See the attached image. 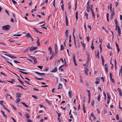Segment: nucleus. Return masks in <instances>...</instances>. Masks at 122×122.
Returning a JSON list of instances; mask_svg holds the SVG:
<instances>
[{"label":"nucleus","instance_id":"obj_26","mask_svg":"<svg viewBox=\"0 0 122 122\" xmlns=\"http://www.w3.org/2000/svg\"><path fill=\"white\" fill-rule=\"evenodd\" d=\"M101 59L102 60V65L103 66L104 62V59H103V57L102 56H101Z\"/></svg>","mask_w":122,"mask_h":122},{"label":"nucleus","instance_id":"obj_11","mask_svg":"<svg viewBox=\"0 0 122 122\" xmlns=\"http://www.w3.org/2000/svg\"><path fill=\"white\" fill-rule=\"evenodd\" d=\"M8 57H10V58L12 59H14V58H16V57L11 56L10 55V54H8Z\"/></svg>","mask_w":122,"mask_h":122},{"label":"nucleus","instance_id":"obj_31","mask_svg":"<svg viewBox=\"0 0 122 122\" xmlns=\"http://www.w3.org/2000/svg\"><path fill=\"white\" fill-rule=\"evenodd\" d=\"M62 87V84H59L58 87V89H59L61 88Z\"/></svg>","mask_w":122,"mask_h":122},{"label":"nucleus","instance_id":"obj_13","mask_svg":"<svg viewBox=\"0 0 122 122\" xmlns=\"http://www.w3.org/2000/svg\"><path fill=\"white\" fill-rule=\"evenodd\" d=\"M21 94L20 93H16V97H21Z\"/></svg>","mask_w":122,"mask_h":122},{"label":"nucleus","instance_id":"obj_4","mask_svg":"<svg viewBox=\"0 0 122 122\" xmlns=\"http://www.w3.org/2000/svg\"><path fill=\"white\" fill-rule=\"evenodd\" d=\"M2 29L6 30H8V25L4 26L2 27Z\"/></svg>","mask_w":122,"mask_h":122},{"label":"nucleus","instance_id":"obj_51","mask_svg":"<svg viewBox=\"0 0 122 122\" xmlns=\"http://www.w3.org/2000/svg\"><path fill=\"white\" fill-rule=\"evenodd\" d=\"M83 110H85V105H84V102H83Z\"/></svg>","mask_w":122,"mask_h":122},{"label":"nucleus","instance_id":"obj_54","mask_svg":"<svg viewBox=\"0 0 122 122\" xmlns=\"http://www.w3.org/2000/svg\"><path fill=\"white\" fill-rule=\"evenodd\" d=\"M110 79H112V74L111 73V72H110Z\"/></svg>","mask_w":122,"mask_h":122},{"label":"nucleus","instance_id":"obj_18","mask_svg":"<svg viewBox=\"0 0 122 122\" xmlns=\"http://www.w3.org/2000/svg\"><path fill=\"white\" fill-rule=\"evenodd\" d=\"M20 99L19 98H18L16 99V103H18L20 102Z\"/></svg>","mask_w":122,"mask_h":122},{"label":"nucleus","instance_id":"obj_16","mask_svg":"<svg viewBox=\"0 0 122 122\" xmlns=\"http://www.w3.org/2000/svg\"><path fill=\"white\" fill-rule=\"evenodd\" d=\"M91 48L92 50H93L94 48V47L93 46V42L92 41V44L91 45Z\"/></svg>","mask_w":122,"mask_h":122},{"label":"nucleus","instance_id":"obj_56","mask_svg":"<svg viewBox=\"0 0 122 122\" xmlns=\"http://www.w3.org/2000/svg\"><path fill=\"white\" fill-rule=\"evenodd\" d=\"M107 47L109 49L111 48V47L109 45V43L108 45L107 46Z\"/></svg>","mask_w":122,"mask_h":122},{"label":"nucleus","instance_id":"obj_23","mask_svg":"<svg viewBox=\"0 0 122 122\" xmlns=\"http://www.w3.org/2000/svg\"><path fill=\"white\" fill-rule=\"evenodd\" d=\"M78 11H77L76 12V20H77L78 19Z\"/></svg>","mask_w":122,"mask_h":122},{"label":"nucleus","instance_id":"obj_44","mask_svg":"<svg viewBox=\"0 0 122 122\" xmlns=\"http://www.w3.org/2000/svg\"><path fill=\"white\" fill-rule=\"evenodd\" d=\"M49 68L48 67H47L44 70V71H47L49 70Z\"/></svg>","mask_w":122,"mask_h":122},{"label":"nucleus","instance_id":"obj_9","mask_svg":"<svg viewBox=\"0 0 122 122\" xmlns=\"http://www.w3.org/2000/svg\"><path fill=\"white\" fill-rule=\"evenodd\" d=\"M84 69H85V74L87 75H88V74L87 73V72L89 71V70L87 68H84Z\"/></svg>","mask_w":122,"mask_h":122},{"label":"nucleus","instance_id":"obj_35","mask_svg":"<svg viewBox=\"0 0 122 122\" xmlns=\"http://www.w3.org/2000/svg\"><path fill=\"white\" fill-rule=\"evenodd\" d=\"M25 117L27 119H29L30 118V117L29 115L27 114H26L25 115Z\"/></svg>","mask_w":122,"mask_h":122},{"label":"nucleus","instance_id":"obj_47","mask_svg":"<svg viewBox=\"0 0 122 122\" xmlns=\"http://www.w3.org/2000/svg\"><path fill=\"white\" fill-rule=\"evenodd\" d=\"M112 13L111 15H115V13L114 12V9L113 8H112Z\"/></svg>","mask_w":122,"mask_h":122},{"label":"nucleus","instance_id":"obj_15","mask_svg":"<svg viewBox=\"0 0 122 122\" xmlns=\"http://www.w3.org/2000/svg\"><path fill=\"white\" fill-rule=\"evenodd\" d=\"M38 39V40L36 41V43L38 46H39L40 45V40L39 38L37 37V38Z\"/></svg>","mask_w":122,"mask_h":122},{"label":"nucleus","instance_id":"obj_41","mask_svg":"<svg viewBox=\"0 0 122 122\" xmlns=\"http://www.w3.org/2000/svg\"><path fill=\"white\" fill-rule=\"evenodd\" d=\"M35 78L37 80H43L44 79L43 78H39L37 77H35Z\"/></svg>","mask_w":122,"mask_h":122},{"label":"nucleus","instance_id":"obj_1","mask_svg":"<svg viewBox=\"0 0 122 122\" xmlns=\"http://www.w3.org/2000/svg\"><path fill=\"white\" fill-rule=\"evenodd\" d=\"M86 90L88 92V103H90V101L91 94L90 93V90H89L86 89Z\"/></svg>","mask_w":122,"mask_h":122},{"label":"nucleus","instance_id":"obj_39","mask_svg":"<svg viewBox=\"0 0 122 122\" xmlns=\"http://www.w3.org/2000/svg\"><path fill=\"white\" fill-rule=\"evenodd\" d=\"M46 101L47 102V103H48L49 104L51 105V102L47 99H46Z\"/></svg>","mask_w":122,"mask_h":122},{"label":"nucleus","instance_id":"obj_42","mask_svg":"<svg viewBox=\"0 0 122 122\" xmlns=\"http://www.w3.org/2000/svg\"><path fill=\"white\" fill-rule=\"evenodd\" d=\"M68 35V30H66L65 32V35Z\"/></svg>","mask_w":122,"mask_h":122},{"label":"nucleus","instance_id":"obj_59","mask_svg":"<svg viewBox=\"0 0 122 122\" xmlns=\"http://www.w3.org/2000/svg\"><path fill=\"white\" fill-rule=\"evenodd\" d=\"M10 21L11 22H12L14 23V21L12 18H11L10 20Z\"/></svg>","mask_w":122,"mask_h":122},{"label":"nucleus","instance_id":"obj_48","mask_svg":"<svg viewBox=\"0 0 122 122\" xmlns=\"http://www.w3.org/2000/svg\"><path fill=\"white\" fill-rule=\"evenodd\" d=\"M37 67L40 68L41 69H42L43 66H38Z\"/></svg>","mask_w":122,"mask_h":122},{"label":"nucleus","instance_id":"obj_30","mask_svg":"<svg viewBox=\"0 0 122 122\" xmlns=\"http://www.w3.org/2000/svg\"><path fill=\"white\" fill-rule=\"evenodd\" d=\"M97 56L98 59H99V51L98 50V53H97V54L96 55V58H97Z\"/></svg>","mask_w":122,"mask_h":122},{"label":"nucleus","instance_id":"obj_46","mask_svg":"<svg viewBox=\"0 0 122 122\" xmlns=\"http://www.w3.org/2000/svg\"><path fill=\"white\" fill-rule=\"evenodd\" d=\"M114 63H115V68H116V59H115L114 60Z\"/></svg>","mask_w":122,"mask_h":122},{"label":"nucleus","instance_id":"obj_52","mask_svg":"<svg viewBox=\"0 0 122 122\" xmlns=\"http://www.w3.org/2000/svg\"><path fill=\"white\" fill-rule=\"evenodd\" d=\"M12 106L13 108L14 109V110H17V108L15 107V106L14 105H12Z\"/></svg>","mask_w":122,"mask_h":122},{"label":"nucleus","instance_id":"obj_7","mask_svg":"<svg viewBox=\"0 0 122 122\" xmlns=\"http://www.w3.org/2000/svg\"><path fill=\"white\" fill-rule=\"evenodd\" d=\"M58 51V47H55V55L57 54Z\"/></svg>","mask_w":122,"mask_h":122},{"label":"nucleus","instance_id":"obj_36","mask_svg":"<svg viewBox=\"0 0 122 122\" xmlns=\"http://www.w3.org/2000/svg\"><path fill=\"white\" fill-rule=\"evenodd\" d=\"M89 9H90L89 7H86V11L89 12L90 11H89Z\"/></svg>","mask_w":122,"mask_h":122},{"label":"nucleus","instance_id":"obj_49","mask_svg":"<svg viewBox=\"0 0 122 122\" xmlns=\"http://www.w3.org/2000/svg\"><path fill=\"white\" fill-rule=\"evenodd\" d=\"M35 73H36L38 75H39V76H40L41 73H40L39 72H38L37 71H36L35 72Z\"/></svg>","mask_w":122,"mask_h":122},{"label":"nucleus","instance_id":"obj_24","mask_svg":"<svg viewBox=\"0 0 122 122\" xmlns=\"http://www.w3.org/2000/svg\"><path fill=\"white\" fill-rule=\"evenodd\" d=\"M15 40L13 39H10L9 40V41L11 42H14Z\"/></svg>","mask_w":122,"mask_h":122},{"label":"nucleus","instance_id":"obj_20","mask_svg":"<svg viewBox=\"0 0 122 122\" xmlns=\"http://www.w3.org/2000/svg\"><path fill=\"white\" fill-rule=\"evenodd\" d=\"M91 117H92L93 118L94 120H95L96 119V117L94 116V115L93 114V113H91Z\"/></svg>","mask_w":122,"mask_h":122},{"label":"nucleus","instance_id":"obj_32","mask_svg":"<svg viewBox=\"0 0 122 122\" xmlns=\"http://www.w3.org/2000/svg\"><path fill=\"white\" fill-rule=\"evenodd\" d=\"M19 71L20 72L24 74H28V73L24 72H23V71Z\"/></svg>","mask_w":122,"mask_h":122},{"label":"nucleus","instance_id":"obj_10","mask_svg":"<svg viewBox=\"0 0 122 122\" xmlns=\"http://www.w3.org/2000/svg\"><path fill=\"white\" fill-rule=\"evenodd\" d=\"M25 36L27 37H29L30 38L31 37L30 34L29 33H26Z\"/></svg>","mask_w":122,"mask_h":122},{"label":"nucleus","instance_id":"obj_33","mask_svg":"<svg viewBox=\"0 0 122 122\" xmlns=\"http://www.w3.org/2000/svg\"><path fill=\"white\" fill-rule=\"evenodd\" d=\"M34 30L36 32V33L38 32H39V31L35 27H34Z\"/></svg>","mask_w":122,"mask_h":122},{"label":"nucleus","instance_id":"obj_8","mask_svg":"<svg viewBox=\"0 0 122 122\" xmlns=\"http://www.w3.org/2000/svg\"><path fill=\"white\" fill-rule=\"evenodd\" d=\"M69 96L70 98H71V95L72 94V92L71 91H69L68 92Z\"/></svg>","mask_w":122,"mask_h":122},{"label":"nucleus","instance_id":"obj_2","mask_svg":"<svg viewBox=\"0 0 122 122\" xmlns=\"http://www.w3.org/2000/svg\"><path fill=\"white\" fill-rule=\"evenodd\" d=\"M38 48L34 46L33 47V46H32L31 47H30L29 48L30 50L29 51H32L34 50L37 49Z\"/></svg>","mask_w":122,"mask_h":122},{"label":"nucleus","instance_id":"obj_55","mask_svg":"<svg viewBox=\"0 0 122 122\" xmlns=\"http://www.w3.org/2000/svg\"><path fill=\"white\" fill-rule=\"evenodd\" d=\"M2 107L4 108L7 111V108H6L5 106L4 105H2Z\"/></svg>","mask_w":122,"mask_h":122},{"label":"nucleus","instance_id":"obj_53","mask_svg":"<svg viewBox=\"0 0 122 122\" xmlns=\"http://www.w3.org/2000/svg\"><path fill=\"white\" fill-rule=\"evenodd\" d=\"M55 0L53 1V5L55 8Z\"/></svg>","mask_w":122,"mask_h":122},{"label":"nucleus","instance_id":"obj_5","mask_svg":"<svg viewBox=\"0 0 122 122\" xmlns=\"http://www.w3.org/2000/svg\"><path fill=\"white\" fill-rule=\"evenodd\" d=\"M81 44L83 46V50H85L86 49L85 44V43H83L82 41L81 42Z\"/></svg>","mask_w":122,"mask_h":122},{"label":"nucleus","instance_id":"obj_38","mask_svg":"<svg viewBox=\"0 0 122 122\" xmlns=\"http://www.w3.org/2000/svg\"><path fill=\"white\" fill-rule=\"evenodd\" d=\"M95 101L93 100L91 102V105L93 106H94V104Z\"/></svg>","mask_w":122,"mask_h":122},{"label":"nucleus","instance_id":"obj_25","mask_svg":"<svg viewBox=\"0 0 122 122\" xmlns=\"http://www.w3.org/2000/svg\"><path fill=\"white\" fill-rule=\"evenodd\" d=\"M21 103L26 107H28L29 106L28 105H27L25 102H21Z\"/></svg>","mask_w":122,"mask_h":122},{"label":"nucleus","instance_id":"obj_45","mask_svg":"<svg viewBox=\"0 0 122 122\" xmlns=\"http://www.w3.org/2000/svg\"><path fill=\"white\" fill-rule=\"evenodd\" d=\"M86 39L87 41L89 42V41L90 39L89 36H87L86 37Z\"/></svg>","mask_w":122,"mask_h":122},{"label":"nucleus","instance_id":"obj_29","mask_svg":"<svg viewBox=\"0 0 122 122\" xmlns=\"http://www.w3.org/2000/svg\"><path fill=\"white\" fill-rule=\"evenodd\" d=\"M42 23H44V24H43V25H41V26H44L45 25V21H41V22H40L39 24H41Z\"/></svg>","mask_w":122,"mask_h":122},{"label":"nucleus","instance_id":"obj_61","mask_svg":"<svg viewBox=\"0 0 122 122\" xmlns=\"http://www.w3.org/2000/svg\"><path fill=\"white\" fill-rule=\"evenodd\" d=\"M3 102L4 101H0V104L2 105H3Z\"/></svg>","mask_w":122,"mask_h":122},{"label":"nucleus","instance_id":"obj_58","mask_svg":"<svg viewBox=\"0 0 122 122\" xmlns=\"http://www.w3.org/2000/svg\"><path fill=\"white\" fill-rule=\"evenodd\" d=\"M32 97H34L36 99H37L38 98H37L35 95H32Z\"/></svg>","mask_w":122,"mask_h":122},{"label":"nucleus","instance_id":"obj_37","mask_svg":"<svg viewBox=\"0 0 122 122\" xmlns=\"http://www.w3.org/2000/svg\"><path fill=\"white\" fill-rule=\"evenodd\" d=\"M21 35V34H15V35H13L14 36H20Z\"/></svg>","mask_w":122,"mask_h":122},{"label":"nucleus","instance_id":"obj_27","mask_svg":"<svg viewBox=\"0 0 122 122\" xmlns=\"http://www.w3.org/2000/svg\"><path fill=\"white\" fill-rule=\"evenodd\" d=\"M114 22L116 25V27H117V26H118L117 25L118 22L117 20V18L115 20Z\"/></svg>","mask_w":122,"mask_h":122},{"label":"nucleus","instance_id":"obj_6","mask_svg":"<svg viewBox=\"0 0 122 122\" xmlns=\"http://www.w3.org/2000/svg\"><path fill=\"white\" fill-rule=\"evenodd\" d=\"M32 59L34 61V62L33 63L34 64H36L37 61L36 58L34 56L33 57V58Z\"/></svg>","mask_w":122,"mask_h":122},{"label":"nucleus","instance_id":"obj_43","mask_svg":"<svg viewBox=\"0 0 122 122\" xmlns=\"http://www.w3.org/2000/svg\"><path fill=\"white\" fill-rule=\"evenodd\" d=\"M61 8H62V10H63L64 11V5L63 4H62V5H61Z\"/></svg>","mask_w":122,"mask_h":122},{"label":"nucleus","instance_id":"obj_14","mask_svg":"<svg viewBox=\"0 0 122 122\" xmlns=\"http://www.w3.org/2000/svg\"><path fill=\"white\" fill-rule=\"evenodd\" d=\"M118 34H121V30L120 27L119 26H117Z\"/></svg>","mask_w":122,"mask_h":122},{"label":"nucleus","instance_id":"obj_57","mask_svg":"<svg viewBox=\"0 0 122 122\" xmlns=\"http://www.w3.org/2000/svg\"><path fill=\"white\" fill-rule=\"evenodd\" d=\"M14 62L15 63H20V62H19V61H17L16 60H15V61H14Z\"/></svg>","mask_w":122,"mask_h":122},{"label":"nucleus","instance_id":"obj_34","mask_svg":"<svg viewBox=\"0 0 122 122\" xmlns=\"http://www.w3.org/2000/svg\"><path fill=\"white\" fill-rule=\"evenodd\" d=\"M68 8L69 9H70L71 8V2H69L68 3Z\"/></svg>","mask_w":122,"mask_h":122},{"label":"nucleus","instance_id":"obj_62","mask_svg":"<svg viewBox=\"0 0 122 122\" xmlns=\"http://www.w3.org/2000/svg\"><path fill=\"white\" fill-rule=\"evenodd\" d=\"M56 113L57 114L58 116V117H60L61 115V114L60 113H58L57 112H56Z\"/></svg>","mask_w":122,"mask_h":122},{"label":"nucleus","instance_id":"obj_22","mask_svg":"<svg viewBox=\"0 0 122 122\" xmlns=\"http://www.w3.org/2000/svg\"><path fill=\"white\" fill-rule=\"evenodd\" d=\"M1 112L2 113L3 115L7 119V117L6 115L5 114V112L2 110H1Z\"/></svg>","mask_w":122,"mask_h":122},{"label":"nucleus","instance_id":"obj_17","mask_svg":"<svg viewBox=\"0 0 122 122\" xmlns=\"http://www.w3.org/2000/svg\"><path fill=\"white\" fill-rule=\"evenodd\" d=\"M90 60V56H89V54L87 57V61H86V63L88 64H89V61Z\"/></svg>","mask_w":122,"mask_h":122},{"label":"nucleus","instance_id":"obj_12","mask_svg":"<svg viewBox=\"0 0 122 122\" xmlns=\"http://www.w3.org/2000/svg\"><path fill=\"white\" fill-rule=\"evenodd\" d=\"M29 48H30L29 47H28L27 48L25 49L23 51L24 53H25L26 52Z\"/></svg>","mask_w":122,"mask_h":122},{"label":"nucleus","instance_id":"obj_19","mask_svg":"<svg viewBox=\"0 0 122 122\" xmlns=\"http://www.w3.org/2000/svg\"><path fill=\"white\" fill-rule=\"evenodd\" d=\"M65 20L66 21V26H68V24L67 17L65 18Z\"/></svg>","mask_w":122,"mask_h":122},{"label":"nucleus","instance_id":"obj_64","mask_svg":"<svg viewBox=\"0 0 122 122\" xmlns=\"http://www.w3.org/2000/svg\"><path fill=\"white\" fill-rule=\"evenodd\" d=\"M116 117L117 120H118L119 119L118 115V114H117L116 115Z\"/></svg>","mask_w":122,"mask_h":122},{"label":"nucleus","instance_id":"obj_28","mask_svg":"<svg viewBox=\"0 0 122 122\" xmlns=\"http://www.w3.org/2000/svg\"><path fill=\"white\" fill-rule=\"evenodd\" d=\"M64 47L62 45H61V48L60 49L61 50H62L64 49Z\"/></svg>","mask_w":122,"mask_h":122},{"label":"nucleus","instance_id":"obj_50","mask_svg":"<svg viewBox=\"0 0 122 122\" xmlns=\"http://www.w3.org/2000/svg\"><path fill=\"white\" fill-rule=\"evenodd\" d=\"M9 96L10 97V99H11V100H13V98L9 94H8V96Z\"/></svg>","mask_w":122,"mask_h":122},{"label":"nucleus","instance_id":"obj_60","mask_svg":"<svg viewBox=\"0 0 122 122\" xmlns=\"http://www.w3.org/2000/svg\"><path fill=\"white\" fill-rule=\"evenodd\" d=\"M40 107H41L42 108V107H43V108H45V109H46V108H45V107L44 106H43V105H41V104H40Z\"/></svg>","mask_w":122,"mask_h":122},{"label":"nucleus","instance_id":"obj_63","mask_svg":"<svg viewBox=\"0 0 122 122\" xmlns=\"http://www.w3.org/2000/svg\"><path fill=\"white\" fill-rule=\"evenodd\" d=\"M102 28L104 30H105L106 32L107 33H108V31L106 29L104 28V26H103L102 27Z\"/></svg>","mask_w":122,"mask_h":122},{"label":"nucleus","instance_id":"obj_40","mask_svg":"<svg viewBox=\"0 0 122 122\" xmlns=\"http://www.w3.org/2000/svg\"><path fill=\"white\" fill-rule=\"evenodd\" d=\"M112 3H111L110 4V10L111 11H112Z\"/></svg>","mask_w":122,"mask_h":122},{"label":"nucleus","instance_id":"obj_21","mask_svg":"<svg viewBox=\"0 0 122 122\" xmlns=\"http://www.w3.org/2000/svg\"><path fill=\"white\" fill-rule=\"evenodd\" d=\"M57 69L56 67H55L54 69L52 71H51L52 72H54L56 71H57Z\"/></svg>","mask_w":122,"mask_h":122},{"label":"nucleus","instance_id":"obj_3","mask_svg":"<svg viewBox=\"0 0 122 122\" xmlns=\"http://www.w3.org/2000/svg\"><path fill=\"white\" fill-rule=\"evenodd\" d=\"M73 61H74V64L75 66H77V64L76 62V61L75 56L74 54H73Z\"/></svg>","mask_w":122,"mask_h":122}]
</instances>
